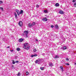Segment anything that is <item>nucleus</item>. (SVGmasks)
I'll use <instances>...</instances> for the list:
<instances>
[{
  "label": "nucleus",
  "instance_id": "37998d69",
  "mask_svg": "<svg viewBox=\"0 0 76 76\" xmlns=\"http://www.w3.org/2000/svg\"><path fill=\"white\" fill-rule=\"evenodd\" d=\"M36 41H38V40H37V39H36Z\"/></svg>",
  "mask_w": 76,
  "mask_h": 76
},
{
  "label": "nucleus",
  "instance_id": "c85d7f7f",
  "mask_svg": "<svg viewBox=\"0 0 76 76\" xmlns=\"http://www.w3.org/2000/svg\"><path fill=\"white\" fill-rule=\"evenodd\" d=\"M60 68L61 69L63 70V67H62L61 66H60Z\"/></svg>",
  "mask_w": 76,
  "mask_h": 76
},
{
  "label": "nucleus",
  "instance_id": "f3484780",
  "mask_svg": "<svg viewBox=\"0 0 76 76\" xmlns=\"http://www.w3.org/2000/svg\"><path fill=\"white\" fill-rule=\"evenodd\" d=\"M34 52H36L37 51V49H34L33 50Z\"/></svg>",
  "mask_w": 76,
  "mask_h": 76
},
{
  "label": "nucleus",
  "instance_id": "79ce46f5",
  "mask_svg": "<svg viewBox=\"0 0 76 76\" xmlns=\"http://www.w3.org/2000/svg\"><path fill=\"white\" fill-rule=\"evenodd\" d=\"M39 61H40V60H41V59H39Z\"/></svg>",
  "mask_w": 76,
  "mask_h": 76
},
{
  "label": "nucleus",
  "instance_id": "20e7f679",
  "mask_svg": "<svg viewBox=\"0 0 76 76\" xmlns=\"http://www.w3.org/2000/svg\"><path fill=\"white\" fill-rule=\"evenodd\" d=\"M24 34H26V37H28L27 36L28 34V31H25L24 32Z\"/></svg>",
  "mask_w": 76,
  "mask_h": 76
},
{
  "label": "nucleus",
  "instance_id": "2eb2a0df",
  "mask_svg": "<svg viewBox=\"0 0 76 76\" xmlns=\"http://www.w3.org/2000/svg\"><path fill=\"white\" fill-rule=\"evenodd\" d=\"M14 15L15 17V18H17V14H16V13H14Z\"/></svg>",
  "mask_w": 76,
  "mask_h": 76
},
{
  "label": "nucleus",
  "instance_id": "f257e3e1",
  "mask_svg": "<svg viewBox=\"0 0 76 76\" xmlns=\"http://www.w3.org/2000/svg\"><path fill=\"white\" fill-rule=\"evenodd\" d=\"M19 26H22V21H20V22H19Z\"/></svg>",
  "mask_w": 76,
  "mask_h": 76
},
{
  "label": "nucleus",
  "instance_id": "39448f33",
  "mask_svg": "<svg viewBox=\"0 0 76 76\" xmlns=\"http://www.w3.org/2000/svg\"><path fill=\"white\" fill-rule=\"evenodd\" d=\"M24 48H26V49H27V50H28V49H29V48H30V47L29 46H26V47H25Z\"/></svg>",
  "mask_w": 76,
  "mask_h": 76
},
{
  "label": "nucleus",
  "instance_id": "1a4fd4ad",
  "mask_svg": "<svg viewBox=\"0 0 76 76\" xmlns=\"http://www.w3.org/2000/svg\"><path fill=\"white\" fill-rule=\"evenodd\" d=\"M63 50H66L67 49V47L63 46Z\"/></svg>",
  "mask_w": 76,
  "mask_h": 76
},
{
  "label": "nucleus",
  "instance_id": "4468645a",
  "mask_svg": "<svg viewBox=\"0 0 76 76\" xmlns=\"http://www.w3.org/2000/svg\"><path fill=\"white\" fill-rule=\"evenodd\" d=\"M49 65L50 67H52L53 66V64L50 63Z\"/></svg>",
  "mask_w": 76,
  "mask_h": 76
},
{
  "label": "nucleus",
  "instance_id": "5701e85b",
  "mask_svg": "<svg viewBox=\"0 0 76 76\" xmlns=\"http://www.w3.org/2000/svg\"><path fill=\"white\" fill-rule=\"evenodd\" d=\"M18 76H20V73L19 72H18Z\"/></svg>",
  "mask_w": 76,
  "mask_h": 76
},
{
  "label": "nucleus",
  "instance_id": "6e6552de",
  "mask_svg": "<svg viewBox=\"0 0 76 76\" xmlns=\"http://www.w3.org/2000/svg\"><path fill=\"white\" fill-rule=\"evenodd\" d=\"M28 26L29 27H30L31 28V27H32V24L30 23L28 24Z\"/></svg>",
  "mask_w": 76,
  "mask_h": 76
},
{
  "label": "nucleus",
  "instance_id": "c03bdc74",
  "mask_svg": "<svg viewBox=\"0 0 76 76\" xmlns=\"http://www.w3.org/2000/svg\"><path fill=\"white\" fill-rule=\"evenodd\" d=\"M75 66H76V63L75 64Z\"/></svg>",
  "mask_w": 76,
  "mask_h": 76
},
{
  "label": "nucleus",
  "instance_id": "0eeeda50",
  "mask_svg": "<svg viewBox=\"0 0 76 76\" xmlns=\"http://www.w3.org/2000/svg\"><path fill=\"white\" fill-rule=\"evenodd\" d=\"M28 46V44L27 43H25L24 44V48L25 47H27V46Z\"/></svg>",
  "mask_w": 76,
  "mask_h": 76
},
{
  "label": "nucleus",
  "instance_id": "dca6fc26",
  "mask_svg": "<svg viewBox=\"0 0 76 76\" xmlns=\"http://www.w3.org/2000/svg\"><path fill=\"white\" fill-rule=\"evenodd\" d=\"M38 61H39L38 60H37L35 61V62L36 64H37V63H38Z\"/></svg>",
  "mask_w": 76,
  "mask_h": 76
},
{
  "label": "nucleus",
  "instance_id": "393cba45",
  "mask_svg": "<svg viewBox=\"0 0 76 76\" xmlns=\"http://www.w3.org/2000/svg\"><path fill=\"white\" fill-rule=\"evenodd\" d=\"M16 11L17 13L19 12V10H16Z\"/></svg>",
  "mask_w": 76,
  "mask_h": 76
},
{
  "label": "nucleus",
  "instance_id": "423d86ee",
  "mask_svg": "<svg viewBox=\"0 0 76 76\" xmlns=\"http://www.w3.org/2000/svg\"><path fill=\"white\" fill-rule=\"evenodd\" d=\"M59 13L60 14H64V12L62 10H61L59 11Z\"/></svg>",
  "mask_w": 76,
  "mask_h": 76
},
{
  "label": "nucleus",
  "instance_id": "e433bc0d",
  "mask_svg": "<svg viewBox=\"0 0 76 76\" xmlns=\"http://www.w3.org/2000/svg\"><path fill=\"white\" fill-rule=\"evenodd\" d=\"M12 63H13V64H15V62L14 61H13Z\"/></svg>",
  "mask_w": 76,
  "mask_h": 76
},
{
  "label": "nucleus",
  "instance_id": "a19ab883",
  "mask_svg": "<svg viewBox=\"0 0 76 76\" xmlns=\"http://www.w3.org/2000/svg\"><path fill=\"white\" fill-rule=\"evenodd\" d=\"M11 52H12V51H13V50H12L11 51Z\"/></svg>",
  "mask_w": 76,
  "mask_h": 76
},
{
  "label": "nucleus",
  "instance_id": "72a5a7b5",
  "mask_svg": "<svg viewBox=\"0 0 76 76\" xmlns=\"http://www.w3.org/2000/svg\"><path fill=\"white\" fill-rule=\"evenodd\" d=\"M12 69H14L15 66H13V65H12Z\"/></svg>",
  "mask_w": 76,
  "mask_h": 76
},
{
  "label": "nucleus",
  "instance_id": "6ab92c4d",
  "mask_svg": "<svg viewBox=\"0 0 76 76\" xmlns=\"http://www.w3.org/2000/svg\"><path fill=\"white\" fill-rule=\"evenodd\" d=\"M74 7H76V2L74 3Z\"/></svg>",
  "mask_w": 76,
  "mask_h": 76
},
{
  "label": "nucleus",
  "instance_id": "58836bf2",
  "mask_svg": "<svg viewBox=\"0 0 76 76\" xmlns=\"http://www.w3.org/2000/svg\"><path fill=\"white\" fill-rule=\"evenodd\" d=\"M16 63H19V61H16Z\"/></svg>",
  "mask_w": 76,
  "mask_h": 76
},
{
  "label": "nucleus",
  "instance_id": "ddd939ff",
  "mask_svg": "<svg viewBox=\"0 0 76 76\" xmlns=\"http://www.w3.org/2000/svg\"><path fill=\"white\" fill-rule=\"evenodd\" d=\"M20 49L19 48H16V50H17V51H20Z\"/></svg>",
  "mask_w": 76,
  "mask_h": 76
},
{
  "label": "nucleus",
  "instance_id": "9d476101",
  "mask_svg": "<svg viewBox=\"0 0 76 76\" xmlns=\"http://www.w3.org/2000/svg\"><path fill=\"white\" fill-rule=\"evenodd\" d=\"M55 26L56 29H58V25L56 24L55 25Z\"/></svg>",
  "mask_w": 76,
  "mask_h": 76
},
{
  "label": "nucleus",
  "instance_id": "9b49d317",
  "mask_svg": "<svg viewBox=\"0 0 76 76\" xmlns=\"http://www.w3.org/2000/svg\"><path fill=\"white\" fill-rule=\"evenodd\" d=\"M55 6L56 7H58V6H59V4H58V3H56V4H55Z\"/></svg>",
  "mask_w": 76,
  "mask_h": 76
},
{
  "label": "nucleus",
  "instance_id": "f03ea898",
  "mask_svg": "<svg viewBox=\"0 0 76 76\" xmlns=\"http://www.w3.org/2000/svg\"><path fill=\"white\" fill-rule=\"evenodd\" d=\"M23 41V39L22 38L20 39L19 40H18L19 42H22V41Z\"/></svg>",
  "mask_w": 76,
  "mask_h": 76
},
{
  "label": "nucleus",
  "instance_id": "7c9ffc66",
  "mask_svg": "<svg viewBox=\"0 0 76 76\" xmlns=\"http://www.w3.org/2000/svg\"><path fill=\"white\" fill-rule=\"evenodd\" d=\"M37 56V54H35L34 55V57H36Z\"/></svg>",
  "mask_w": 76,
  "mask_h": 76
},
{
  "label": "nucleus",
  "instance_id": "f704fd0d",
  "mask_svg": "<svg viewBox=\"0 0 76 76\" xmlns=\"http://www.w3.org/2000/svg\"><path fill=\"white\" fill-rule=\"evenodd\" d=\"M75 1H76L75 0H73L72 2H76Z\"/></svg>",
  "mask_w": 76,
  "mask_h": 76
},
{
  "label": "nucleus",
  "instance_id": "a211bd4d",
  "mask_svg": "<svg viewBox=\"0 0 76 76\" xmlns=\"http://www.w3.org/2000/svg\"><path fill=\"white\" fill-rule=\"evenodd\" d=\"M35 25V22H33V23H32V25Z\"/></svg>",
  "mask_w": 76,
  "mask_h": 76
},
{
  "label": "nucleus",
  "instance_id": "4be33fe9",
  "mask_svg": "<svg viewBox=\"0 0 76 76\" xmlns=\"http://www.w3.org/2000/svg\"><path fill=\"white\" fill-rule=\"evenodd\" d=\"M0 9H1V10H2V11H3V7H0Z\"/></svg>",
  "mask_w": 76,
  "mask_h": 76
},
{
  "label": "nucleus",
  "instance_id": "bb28decb",
  "mask_svg": "<svg viewBox=\"0 0 76 76\" xmlns=\"http://www.w3.org/2000/svg\"><path fill=\"white\" fill-rule=\"evenodd\" d=\"M44 13H47V11L46 10H44Z\"/></svg>",
  "mask_w": 76,
  "mask_h": 76
},
{
  "label": "nucleus",
  "instance_id": "b1692460",
  "mask_svg": "<svg viewBox=\"0 0 76 76\" xmlns=\"http://www.w3.org/2000/svg\"><path fill=\"white\" fill-rule=\"evenodd\" d=\"M3 3V1H0V4H1Z\"/></svg>",
  "mask_w": 76,
  "mask_h": 76
},
{
  "label": "nucleus",
  "instance_id": "2f4dec72",
  "mask_svg": "<svg viewBox=\"0 0 76 76\" xmlns=\"http://www.w3.org/2000/svg\"><path fill=\"white\" fill-rule=\"evenodd\" d=\"M34 57V55H31V57Z\"/></svg>",
  "mask_w": 76,
  "mask_h": 76
},
{
  "label": "nucleus",
  "instance_id": "7ed1b4c3",
  "mask_svg": "<svg viewBox=\"0 0 76 76\" xmlns=\"http://www.w3.org/2000/svg\"><path fill=\"white\" fill-rule=\"evenodd\" d=\"M42 20L43 21H47V18L45 17V18H42Z\"/></svg>",
  "mask_w": 76,
  "mask_h": 76
},
{
  "label": "nucleus",
  "instance_id": "412c9836",
  "mask_svg": "<svg viewBox=\"0 0 76 76\" xmlns=\"http://www.w3.org/2000/svg\"><path fill=\"white\" fill-rule=\"evenodd\" d=\"M39 6L38 4L36 5V7H37L38 8L39 7Z\"/></svg>",
  "mask_w": 76,
  "mask_h": 76
},
{
  "label": "nucleus",
  "instance_id": "ea45409f",
  "mask_svg": "<svg viewBox=\"0 0 76 76\" xmlns=\"http://www.w3.org/2000/svg\"><path fill=\"white\" fill-rule=\"evenodd\" d=\"M9 47H10V46H8V47H7V48H9Z\"/></svg>",
  "mask_w": 76,
  "mask_h": 76
},
{
  "label": "nucleus",
  "instance_id": "a878e982",
  "mask_svg": "<svg viewBox=\"0 0 76 76\" xmlns=\"http://www.w3.org/2000/svg\"><path fill=\"white\" fill-rule=\"evenodd\" d=\"M29 74V73H28V72H26V75H28V74Z\"/></svg>",
  "mask_w": 76,
  "mask_h": 76
},
{
  "label": "nucleus",
  "instance_id": "cd10ccee",
  "mask_svg": "<svg viewBox=\"0 0 76 76\" xmlns=\"http://www.w3.org/2000/svg\"><path fill=\"white\" fill-rule=\"evenodd\" d=\"M55 58H59V57H58V56H55Z\"/></svg>",
  "mask_w": 76,
  "mask_h": 76
},
{
  "label": "nucleus",
  "instance_id": "c9c22d12",
  "mask_svg": "<svg viewBox=\"0 0 76 76\" xmlns=\"http://www.w3.org/2000/svg\"><path fill=\"white\" fill-rule=\"evenodd\" d=\"M51 27L52 28H53L54 27V26H53V25H51Z\"/></svg>",
  "mask_w": 76,
  "mask_h": 76
},
{
  "label": "nucleus",
  "instance_id": "aec40b11",
  "mask_svg": "<svg viewBox=\"0 0 76 76\" xmlns=\"http://www.w3.org/2000/svg\"><path fill=\"white\" fill-rule=\"evenodd\" d=\"M40 69L41 70H44V67H40Z\"/></svg>",
  "mask_w": 76,
  "mask_h": 76
},
{
  "label": "nucleus",
  "instance_id": "4c0bfd02",
  "mask_svg": "<svg viewBox=\"0 0 76 76\" xmlns=\"http://www.w3.org/2000/svg\"><path fill=\"white\" fill-rule=\"evenodd\" d=\"M66 64V65H69V63H67V64Z\"/></svg>",
  "mask_w": 76,
  "mask_h": 76
},
{
  "label": "nucleus",
  "instance_id": "473e14b6",
  "mask_svg": "<svg viewBox=\"0 0 76 76\" xmlns=\"http://www.w3.org/2000/svg\"><path fill=\"white\" fill-rule=\"evenodd\" d=\"M66 61H69V59L68 58H66Z\"/></svg>",
  "mask_w": 76,
  "mask_h": 76
},
{
  "label": "nucleus",
  "instance_id": "f8f14e48",
  "mask_svg": "<svg viewBox=\"0 0 76 76\" xmlns=\"http://www.w3.org/2000/svg\"><path fill=\"white\" fill-rule=\"evenodd\" d=\"M23 10H21L20 12V14L21 15V14H22L23 13Z\"/></svg>",
  "mask_w": 76,
  "mask_h": 76
},
{
  "label": "nucleus",
  "instance_id": "c756f323",
  "mask_svg": "<svg viewBox=\"0 0 76 76\" xmlns=\"http://www.w3.org/2000/svg\"><path fill=\"white\" fill-rule=\"evenodd\" d=\"M17 14L18 15H20V12H17Z\"/></svg>",
  "mask_w": 76,
  "mask_h": 76
}]
</instances>
